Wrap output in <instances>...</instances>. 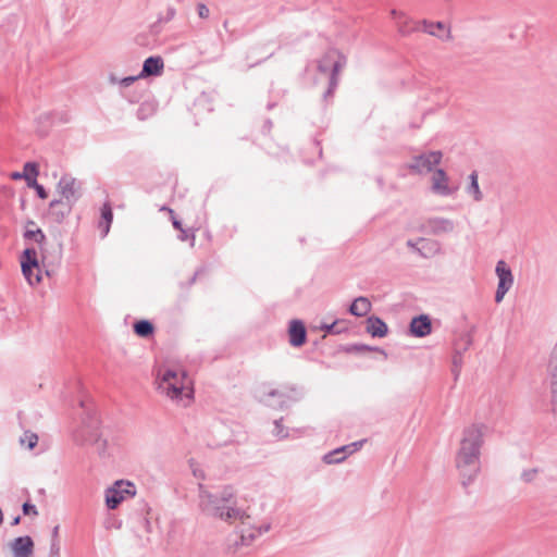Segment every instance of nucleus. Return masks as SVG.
<instances>
[{"label":"nucleus","mask_w":557,"mask_h":557,"mask_svg":"<svg viewBox=\"0 0 557 557\" xmlns=\"http://www.w3.org/2000/svg\"><path fill=\"white\" fill-rule=\"evenodd\" d=\"M198 507L200 511L208 516L218 518L226 522L239 520L242 528L239 531V541L235 542V547L250 545L259 535L270 530V524L259 528L251 527L246 520L250 517L242 509H230L223 513L219 511V507L226 503H233L234 490L232 486H225L219 494L209 492L203 484H198Z\"/></svg>","instance_id":"nucleus-1"},{"label":"nucleus","mask_w":557,"mask_h":557,"mask_svg":"<svg viewBox=\"0 0 557 557\" xmlns=\"http://www.w3.org/2000/svg\"><path fill=\"white\" fill-rule=\"evenodd\" d=\"M34 226H36V223L32 220L27 221L26 223V228H33Z\"/></svg>","instance_id":"nucleus-55"},{"label":"nucleus","mask_w":557,"mask_h":557,"mask_svg":"<svg viewBox=\"0 0 557 557\" xmlns=\"http://www.w3.org/2000/svg\"><path fill=\"white\" fill-rule=\"evenodd\" d=\"M164 63L161 57H149L144 61L140 76H158L162 73Z\"/></svg>","instance_id":"nucleus-19"},{"label":"nucleus","mask_w":557,"mask_h":557,"mask_svg":"<svg viewBox=\"0 0 557 557\" xmlns=\"http://www.w3.org/2000/svg\"><path fill=\"white\" fill-rule=\"evenodd\" d=\"M120 78H117L114 74L109 75V83L110 84H119Z\"/></svg>","instance_id":"nucleus-53"},{"label":"nucleus","mask_w":557,"mask_h":557,"mask_svg":"<svg viewBox=\"0 0 557 557\" xmlns=\"http://www.w3.org/2000/svg\"><path fill=\"white\" fill-rule=\"evenodd\" d=\"M355 349L358 350V351L375 350V351H379V352L383 354L386 357V352L383 349L372 348V347L367 346V345H357V346H355Z\"/></svg>","instance_id":"nucleus-46"},{"label":"nucleus","mask_w":557,"mask_h":557,"mask_svg":"<svg viewBox=\"0 0 557 557\" xmlns=\"http://www.w3.org/2000/svg\"><path fill=\"white\" fill-rule=\"evenodd\" d=\"M194 475L197 476V478H201L203 479V475H202V472H197L196 470L194 471Z\"/></svg>","instance_id":"nucleus-57"},{"label":"nucleus","mask_w":557,"mask_h":557,"mask_svg":"<svg viewBox=\"0 0 557 557\" xmlns=\"http://www.w3.org/2000/svg\"><path fill=\"white\" fill-rule=\"evenodd\" d=\"M101 220L107 221L112 224L113 221V212L110 203H104L101 208Z\"/></svg>","instance_id":"nucleus-34"},{"label":"nucleus","mask_w":557,"mask_h":557,"mask_svg":"<svg viewBox=\"0 0 557 557\" xmlns=\"http://www.w3.org/2000/svg\"><path fill=\"white\" fill-rule=\"evenodd\" d=\"M20 521H21V517H20V516H16V517L13 519V521H12V523H11V524H12V525H16V524H18V523H20Z\"/></svg>","instance_id":"nucleus-56"},{"label":"nucleus","mask_w":557,"mask_h":557,"mask_svg":"<svg viewBox=\"0 0 557 557\" xmlns=\"http://www.w3.org/2000/svg\"><path fill=\"white\" fill-rule=\"evenodd\" d=\"M296 400L297 397L292 396L281 389H271L265 395V398L262 399V401H264L265 405L276 409H283L287 407L288 403Z\"/></svg>","instance_id":"nucleus-14"},{"label":"nucleus","mask_w":557,"mask_h":557,"mask_svg":"<svg viewBox=\"0 0 557 557\" xmlns=\"http://www.w3.org/2000/svg\"><path fill=\"white\" fill-rule=\"evenodd\" d=\"M180 232H181V234L178 235V239H180V240H182V242L187 240V239H188V237H189V236H188V234H187V232H186L185 230H182V231H180Z\"/></svg>","instance_id":"nucleus-50"},{"label":"nucleus","mask_w":557,"mask_h":557,"mask_svg":"<svg viewBox=\"0 0 557 557\" xmlns=\"http://www.w3.org/2000/svg\"><path fill=\"white\" fill-rule=\"evenodd\" d=\"M449 178L446 172L442 169H437L432 176L431 189L434 194L441 196H450L455 193L456 188L448 185Z\"/></svg>","instance_id":"nucleus-12"},{"label":"nucleus","mask_w":557,"mask_h":557,"mask_svg":"<svg viewBox=\"0 0 557 557\" xmlns=\"http://www.w3.org/2000/svg\"><path fill=\"white\" fill-rule=\"evenodd\" d=\"M371 310V302L367 297H357L349 306V312L355 317H364Z\"/></svg>","instance_id":"nucleus-25"},{"label":"nucleus","mask_w":557,"mask_h":557,"mask_svg":"<svg viewBox=\"0 0 557 557\" xmlns=\"http://www.w3.org/2000/svg\"><path fill=\"white\" fill-rule=\"evenodd\" d=\"M22 272H26L29 268H36L39 271V260L35 248H26L21 255Z\"/></svg>","instance_id":"nucleus-23"},{"label":"nucleus","mask_w":557,"mask_h":557,"mask_svg":"<svg viewBox=\"0 0 557 557\" xmlns=\"http://www.w3.org/2000/svg\"><path fill=\"white\" fill-rule=\"evenodd\" d=\"M418 243H421L422 246L417 248V252L423 258H431L441 251V245L436 240L419 238Z\"/></svg>","instance_id":"nucleus-24"},{"label":"nucleus","mask_w":557,"mask_h":557,"mask_svg":"<svg viewBox=\"0 0 557 557\" xmlns=\"http://www.w3.org/2000/svg\"><path fill=\"white\" fill-rule=\"evenodd\" d=\"M159 388L170 398L178 399L182 398L183 395L190 396V381L188 380L185 372H177L172 369H166L163 373H159Z\"/></svg>","instance_id":"nucleus-4"},{"label":"nucleus","mask_w":557,"mask_h":557,"mask_svg":"<svg viewBox=\"0 0 557 557\" xmlns=\"http://www.w3.org/2000/svg\"><path fill=\"white\" fill-rule=\"evenodd\" d=\"M58 535H59V525H55L52 531V540L51 541H59Z\"/></svg>","instance_id":"nucleus-52"},{"label":"nucleus","mask_w":557,"mask_h":557,"mask_svg":"<svg viewBox=\"0 0 557 557\" xmlns=\"http://www.w3.org/2000/svg\"><path fill=\"white\" fill-rule=\"evenodd\" d=\"M367 332L373 337H384L388 332L386 323L379 317L372 315L367 319Z\"/></svg>","instance_id":"nucleus-22"},{"label":"nucleus","mask_w":557,"mask_h":557,"mask_svg":"<svg viewBox=\"0 0 557 557\" xmlns=\"http://www.w3.org/2000/svg\"><path fill=\"white\" fill-rule=\"evenodd\" d=\"M363 442L364 441H358V442H354L351 444L338 447V448L325 454L323 456L322 460L326 465L341 463L347 458L348 455L359 450L362 447Z\"/></svg>","instance_id":"nucleus-11"},{"label":"nucleus","mask_w":557,"mask_h":557,"mask_svg":"<svg viewBox=\"0 0 557 557\" xmlns=\"http://www.w3.org/2000/svg\"><path fill=\"white\" fill-rule=\"evenodd\" d=\"M139 78H144L143 76H140V73L136 76H126L124 78H121L119 81V85L123 88H127L129 87L131 85H133L137 79Z\"/></svg>","instance_id":"nucleus-38"},{"label":"nucleus","mask_w":557,"mask_h":557,"mask_svg":"<svg viewBox=\"0 0 557 557\" xmlns=\"http://www.w3.org/2000/svg\"><path fill=\"white\" fill-rule=\"evenodd\" d=\"M20 442L22 445H26L28 449H33L38 443V435L30 431H25Z\"/></svg>","instance_id":"nucleus-30"},{"label":"nucleus","mask_w":557,"mask_h":557,"mask_svg":"<svg viewBox=\"0 0 557 557\" xmlns=\"http://www.w3.org/2000/svg\"><path fill=\"white\" fill-rule=\"evenodd\" d=\"M418 244H419V243H418V240H417V242H413V240L409 239V240L407 242V246H408L410 249H412L413 251H416V252H417V248H419V247H418Z\"/></svg>","instance_id":"nucleus-48"},{"label":"nucleus","mask_w":557,"mask_h":557,"mask_svg":"<svg viewBox=\"0 0 557 557\" xmlns=\"http://www.w3.org/2000/svg\"><path fill=\"white\" fill-rule=\"evenodd\" d=\"M81 184L76 178L64 175L58 183V189L60 190L63 201L74 205L79 198Z\"/></svg>","instance_id":"nucleus-10"},{"label":"nucleus","mask_w":557,"mask_h":557,"mask_svg":"<svg viewBox=\"0 0 557 557\" xmlns=\"http://www.w3.org/2000/svg\"><path fill=\"white\" fill-rule=\"evenodd\" d=\"M24 238L30 239L37 243L40 246V253H41V263L45 267L46 262L48 260V255L46 249L44 248V244L46 242V235L40 228H26L24 232Z\"/></svg>","instance_id":"nucleus-21"},{"label":"nucleus","mask_w":557,"mask_h":557,"mask_svg":"<svg viewBox=\"0 0 557 557\" xmlns=\"http://www.w3.org/2000/svg\"><path fill=\"white\" fill-rule=\"evenodd\" d=\"M90 446H95L97 454L101 458L110 456L108 450V441L102 438V435L100 437H95L94 443H91Z\"/></svg>","instance_id":"nucleus-28"},{"label":"nucleus","mask_w":557,"mask_h":557,"mask_svg":"<svg viewBox=\"0 0 557 557\" xmlns=\"http://www.w3.org/2000/svg\"><path fill=\"white\" fill-rule=\"evenodd\" d=\"M27 186L35 188L37 196L39 198L46 199L48 197V193L46 191L45 187L42 185L38 184L37 180H35V184L28 183Z\"/></svg>","instance_id":"nucleus-37"},{"label":"nucleus","mask_w":557,"mask_h":557,"mask_svg":"<svg viewBox=\"0 0 557 557\" xmlns=\"http://www.w3.org/2000/svg\"><path fill=\"white\" fill-rule=\"evenodd\" d=\"M323 329L327 333H332V334H338L341 332V330L337 329V322H333L331 324L324 325Z\"/></svg>","instance_id":"nucleus-47"},{"label":"nucleus","mask_w":557,"mask_h":557,"mask_svg":"<svg viewBox=\"0 0 557 557\" xmlns=\"http://www.w3.org/2000/svg\"><path fill=\"white\" fill-rule=\"evenodd\" d=\"M282 420L283 419L281 418L274 421V434L280 438H286L288 433L285 432Z\"/></svg>","instance_id":"nucleus-36"},{"label":"nucleus","mask_w":557,"mask_h":557,"mask_svg":"<svg viewBox=\"0 0 557 557\" xmlns=\"http://www.w3.org/2000/svg\"><path fill=\"white\" fill-rule=\"evenodd\" d=\"M550 388H552V406L553 410L557 413V345L555 346L550 360Z\"/></svg>","instance_id":"nucleus-20"},{"label":"nucleus","mask_w":557,"mask_h":557,"mask_svg":"<svg viewBox=\"0 0 557 557\" xmlns=\"http://www.w3.org/2000/svg\"><path fill=\"white\" fill-rule=\"evenodd\" d=\"M13 557H33L34 541L30 536H18L10 544Z\"/></svg>","instance_id":"nucleus-13"},{"label":"nucleus","mask_w":557,"mask_h":557,"mask_svg":"<svg viewBox=\"0 0 557 557\" xmlns=\"http://www.w3.org/2000/svg\"><path fill=\"white\" fill-rule=\"evenodd\" d=\"M422 30L431 36H435L442 40H450V29L446 27L443 22H429L423 20L421 22Z\"/></svg>","instance_id":"nucleus-18"},{"label":"nucleus","mask_w":557,"mask_h":557,"mask_svg":"<svg viewBox=\"0 0 557 557\" xmlns=\"http://www.w3.org/2000/svg\"><path fill=\"white\" fill-rule=\"evenodd\" d=\"M411 335L416 337H424L432 331V322L429 315L420 314L414 317L409 325Z\"/></svg>","instance_id":"nucleus-16"},{"label":"nucleus","mask_w":557,"mask_h":557,"mask_svg":"<svg viewBox=\"0 0 557 557\" xmlns=\"http://www.w3.org/2000/svg\"><path fill=\"white\" fill-rule=\"evenodd\" d=\"M34 270H36V268H29L26 272H22L23 275L25 276L26 281L30 285L38 284L41 281L40 270L37 271L36 274L34 273Z\"/></svg>","instance_id":"nucleus-33"},{"label":"nucleus","mask_w":557,"mask_h":557,"mask_svg":"<svg viewBox=\"0 0 557 557\" xmlns=\"http://www.w3.org/2000/svg\"><path fill=\"white\" fill-rule=\"evenodd\" d=\"M38 165L35 162H26L24 164V171H23V178L26 181V183H34L35 180L38 176Z\"/></svg>","instance_id":"nucleus-27"},{"label":"nucleus","mask_w":557,"mask_h":557,"mask_svg":"<svg viewBox=\"0 0 557 557\" xmlns=\"http://www.w3.org/2000/svg\"><path fill=\"white\" fill-rule=\"evenodd\" d=\"M441 151H429L418 156H413L407 168L410 172L416 174H428L434 170L442 160Z\"/></svg>","instance_id":"nucleus-7"},{"label":"nucleus","mask_w":557,"mask_h":557,"mask_svg":"<svg viewBox=\"0 0 557 557\" xmlns=\"http://www.w3.org/2000/svg\"><path fill=\"white\" fill-rule=\"evenodd\" d=\"M49 557H60V542L51 541Z\"/></svg>","instance_id":"nucleus-41"},{"label":"nucleus","mask_w":557,"mask_h":557,"mask_svg":"<svg viewBox=\"0 0 557 557\" xmlns=\"http://www.w3.org/2000/svg\"><path fill=\"white\" fill-rule=\"evenodd\" d=\"M482 445L483 426L474 424L463 430L460 446L456 453L455 465L461 485L465 488L474 482L481 470Z\"/></svg>","instance_id":"nucleus-2"},{"label":"nucleus","mask_w":557,"mask_h":557,"mask_svg":"<svg viewBox=\"0 0 557 557\" xmlns=\"http://www.w3.org/2000/svg\"><path fill=\"white\" fill-rule=\"evenodd\" d=\"M416 29H418V28H417V27L408 28V27H407V24L401 25V26L399 27V30H400L403 34H408V33H410L411 30H416Z\"/></svg>","instance_id":"nucleus-49"},{"label":"nucleus","mask_w":557,"mask_h":557,"mask_svg":"<svg viewBox=\"0 0 557 557\" xmlns=\"http://www.w3.org/2000/svg\"><path fill=\"white\" fill-rule=\"evenodd\" d=\"M154 326L148 320H139L134 323V332L140 337H149L153 334Z\"/></svg>","instance_id":"nucleus-26"},{"label":"nucleus","mask_w":557,"mask_h":557,"mask_svg":"<svg viewBox=\"0 0 557 557\" xmlns=\"http://www.w3.org/2000/svg\"><path fill=\"white\" fill-rule=\"evenodd\" d=\"M196 281V274L190 278V284H193Z\"/></svg>","instance_id":"nucleus-59"},{"label":"nucleus","mask_w":557,"mask_h":557,"mask_svg":"<svg viewBox=\"0 0 557 557\" xmlns=\"http://www.w3.org/2000/svg\"><path fill=\"white\" fill-rule=\"evenodd\" d=\"M172 223H173L174 228H176V230H178V231L184 230V228H183V226H182L181 221H178V220H176V219H173Z\"/></svg>","instance_id":"nucleus-51"},{"label":"nucleus","mask_w":557,"mask_h":557,"mask_svg":"<svg viewBox=\"0 0 557 557\" xmlns=\"http://www.w3.org/2000/svg\"><path fill=\"white\" fill-rule=\"evenodd\" d=\"M79 406L84 409L81 425L73 431V442L78 446H87L94 443L95 437H100V421L96 411L87 400H81Z\"/></svg>","instance_id":"nucleus-3"},{"label":"nucleus","mask_w":557,"mask_h":557,"mask_svg":"<svg viewBox=\"0 0 557 557\" xmlns=\"http://www.w3.org/2000/svg\"><path fill=\"white\" fill-rule=\"evenodd\" d=\"M135 485L128 481H116L113 486L106 490V505L109 509H116L126 496H134Z\"/></svg>","instance_id":"nucleus-6"},{"label":"nucleus","mask_w":557,"mask_h":557,"mask_svg":"<svg viewBox=\"0 0 557 557\" xmlns=\"http://www.w3.org/2000/svg\"><path fill=\"white\" fill-rule=\"evenodd\" d=\"M11 178L12 180H21V178H23V173L13 172V173H11Z\"/></svg>","instance_id":"nucleus-54"},{"label":"nucleus","mask_w":557,"mask_h":557,"mask_svg":"<svg viewBox=\"0 0 557 557\" xmlns=\"http://www.w3.org/2000/svg\"><path fill=\"white\" fill-rule=\"evenodd\" d=\"M460 342L462 343V346L457 345L456 348H458L461 354L466 351L472 344V337L470 334H463L460 338Z\"/></svg>","instance_id":"nucleus-39"},{"label":"nucleus","mask_w":557,"mask_h":557,"mask_svg":"<svg viewBox=\"0 0 557 557\" xmlns=\"http://www.w3.org/2000/svg\"><path fill=\"white\" fill-rule=\"evenodd\" d=\"M236 505V502H235V498L233 499V503H224L222 504L220 507H219V511H223V513L230 509H239L238 507L235 506Z\"/></svg>","instance_id":"nucleus-45"},{"label":"nucleus","mask_w":557,"mask_h":557,"mask_svg":"<svg viewBox=\"0 0 557 557\" xmlns=\"http://www.w3.org/2000/svg\"><path fill=\"white\" fill-rule=\"evenodd\" d=\"M460 342L462 343V346L457 345L456 348H458L461 354L466 351L472 344V337L470 334H463L460 338Z\"/></svg>","instance_id":"nucleus-40"},{"label":"nucleus","mask_w":557,"mask_h":557,"mask_svg":"<svg viewBox=\"0 0 557 557\" xmlns=\"http://www.w3.org/2000/svg\"><path fill=\"white\" fill-rule=\"evenodd\" d=\"M289 344L294 347H300L306 343L307 331L302 321L292 320L288 327Z\"/></svg>","instance_id":"nucleus-15"},{"label":"nucleus","mask_w":557,"mask_h":557,"mask_svg":"<svg viewBox=\"0 0 557 557\" xmlns=\"http://www.w3.org/2000/svg\"><path fill=\"white\" fill-rule=\"evenodd\" d=\"M345 58L341 55L336 50L327 51L325 55L319 61L318 69L321 73L331 72L329 88L324 94V98L332 96L334 89L337 87L338 73L345 65Z\"/></svg>","instance_id":"nucleus-5"},{"label":"nucleus","mask_w":557,"mask_h":557,"mask_svg":"<svg viewBox=\"0 0 557 557\" xmlns=\"http://www.w3.org/2000/svg\"><path fill=\"white\" fill-rule=\"evenodd\" d=\"M537 472L539 471L535 468L523 470L521 473V480L525 483L533 482L537 475Z\"/></svg>","instance_id":"nucleus-35"},{"label":"nucleus","mask_w":557,"mask_h":557,"mask_svg":"<svg viewBox=\"0 0 557 557\" xmlns=\"http://www.w3.org/2000/svg\"><path fill=\"white\" fill-rule=\"evenodd\" d=\"M455 227L456 223L451 219L431 216L421 224L420 230L434 236H441L453 233Z\"/></svg>","instance_id":"nucleus-9"},{"label":"nucleus","mask_w":557,"mask_h":557,"mask_svg":"<svg viewBox=\"0 0 557 557\" xmlns=\"http://www.w3.org/2000/svg\"><path fill=\"white\" fill-rule=\"evenodd\" d=\"M468 191L470 194H473V197H474L475 201L482 200L483 196H482V193H481L480 187H479L476 172H472L470 174V185L468 187Z\"/></svg>","instance_id":"nucleus-29"},{"label":"nucleus","mask_w":557,"mask_h":557,"mask_svg":"<svg viewBox=\"0 0 557 557\" xmlns=\"http://www.w3.org/2000/svg\"><path fill=\"white\" fill-rule=\"evenodd\" d=\"M197 11H198V15L201 17V18H207L209 17V14H210V11L208 9V7L203 3H199L197 5Z\"/></svg>","instance_id":"nucleus-44"},{"label":"nucleus","mask_w":557,"mask_h":557,"mask_svg":"<svg viewBox=\"0 0 557 557\" xmlns=\"http://www.w3.org/2000/svg\"><path fill=\"white\" fill-rule=\"evenodd\" d=\"M22 509H23V513L24 515H38V511L35 507V505H32L30 503H24L23 506H22Z\"/></svg>","instance_id":"nucleus-42"},{"label":"nucleus","mask_w":557,"mask_h":557,"mask_svg":"<svg viewBox=\"0 0 557 557\" xmlns=\"http://www.w3.org/2000/svg\"><path fill=\"white\" fill-rule=\"evenodd\" d=\"M194 242H195V235L193 234L191 235V246H194Z\"/></svg>","instance_id":"nucleus-60"},{"label":"nucleus","mask_w":557,"mask_h":557,"mask_svg":"<svg viewBox=\"0 0 557 557\" xmlns=\"http://www.w3.org/2000/svg\"><path fill=\"white\" fill-rule=\"evenodd\" d=\"M99 228L101 231V237H106L110 231V227H111V223L107 222V221H103V220H100L99 221Z\"/></svg>","instance_id":"nucleus-43"},{"label":"nucleus","mask_w":557,"mask_h":557,"mask_svg":"<svg viewBox=\"0 0 557 557\" xmlns=\"http://www.w3.org/2000/svg\"><path fill=\"white\" fill-rule=\"evenodd\" d=\"M462 367V355L458 348H455V352L453 356V373L455 375V380L459 376L460 370Z\"/></svg>","instance_id":"nucleus-31"},{"label":"nucleus","mask_w":557,"mask_h":557,"mask_svg":"<svg viewBox=\"0 0 557 557\" xmlns=\"http://www.w3.org/2000/svg\"><path fill=\"white\" fill-rule=\"evenodd\" d=\"M289 392H290V393H295V394H296L297 389H296L295 387H290V388H289Z\"/></svg>","instance_id":"nucleus-58"},{"label":"nucleus","mask_w":557,"mask_h":557,"mask_svg":"<svg viewBox=\"0 0 557 557\" xmlns=\"http://www.w3.org/2000/svg\"><path fill=\"white\" fill-rule=\"evenodd\" d=\"M496 275L498 277V285L495 293V301L497 304L502 302L505 295L509 292V289L513 285V275L510 268L504 260H499L496 264L495 269Z\"/></svg>","instance_id":"nucleus-8"},{"label":"nucleus","mask_w":557,"mask_h":557,"mask_svg":"<svg viewBox=\"0 0 557 557\" xmlns=\"http://www.w3.org/2000/svg\"><path fill=\"white\" fill-rule=\"evenodd\" d=\"M73 205L63 201V199L52 200L49 205L48 218L57 223H61L70 214Z\"/></svg>","instance_id":"nucleus-17"},{"label":"nucleus","mask_w":557,"mask_h":557,"mask_svg":"<svg viewBox=\"0 0 557 557\" xmlns=\"http://www.w3.org/2000/svg\"><path fill=\"white\" fill-rule=\"evenodd\" d=\"M154 111V107L151 102H143L137 111V116L139 120H146L148 116L152 114Z\"/></svg>","instance_id":"nucleus-32"}]
</instances>
